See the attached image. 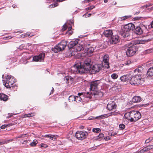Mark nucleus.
<instances>
[{
  "instance_id": "2f4dec72",
  "label": "nucleus",
  "mask_w": 153,
  "mask_h": 153,
  "mask_svg": "<svg viewBox=\"0 0 153 153\" xmlns=\"http://www.w3.org/2000/svg\"><path fill=\"white\" fill-rule=\"evenodd\" d=\"M143 70V68L142 66H140L134 70V72L135 73L137 72L140 73Z\"/></svg>"
},
{
  "instance_id": "4468645a",
  "label": "nucleus",
  "mask_w": 153,
  "mask_h": 153,
  "mask_svg": "<svg viewBox=\"0 0 153 153\" xmlns=\"http://www.w3.org/2000/svg\"><path fill=\"white\" fill-rule=\"evenodd\" d=\"M101 68L100 65L96 64L93 65L92 68L91 67V69H90V71H91L92 73L95 74L99 72L101 69Z\"/></svg>"
},
{
  "instance_id": "bb28decb",
  "label": "nucleus",
  "mask_w": 153,
  "mask_h": 153,
  "mask_svg": "<svg viewBox=\"0 0 153 153\" xmlns=\"http://www.w3.org/2000/svg\"><path fill=\"white\" fill-rule=\"evenodd\" d=\"M94 95V94L91 93L90 92H87L86 93H85L84 94L85 98H88L89 99H91L92 97V96Z\"/></svg>"
},
{
  "instance_id": "f3484780",
  "label": "nucleus",
  "mask_w": 153,
  "mask_h": 153,
  "mask_svg": "<svg viewBox=\"0 0 153 153\" xmlns=\"http://www.w3.org/2000/svg\"><path fill=\"white\" fill-rule=\"evenodd\" d=\"M117 107L115 103L114 102H112L108 103L107 105V108L109 111L114 110Z\"/></svg>"
},
{
  "instance_id": "774afa93",
  "label": "nucleus",
  "mask_w": 153,
  "mask_h": 153,
  "mask_svg": "<svg viewBox=\"0 0 153 153\" xmlns=\"http://www.w3.org/2000/svg\"><path fill=\"white\" fill-rule=\"evenodd\" d=\"M151 27L153 28V21L151 22Z\"/></svg>"
},
{
  "instance_id": "3c124183",
  "label": "nucleus",
  "mask_w": 153,
  "mask_h": 153,
  "mask_svg": "<svg viewBox=\"0 0 153 153\" xmlns=\"http://www.w3.org/2000/svg\"><path fill=\"white\" fill-rule=\"evenodd\" d=\"M26 134H21V135H19L18 136L17 138H22V137H26Z\"/></svg>"
},
{
  "instance_id": "c9c22d12",
  "label": "nucleus",
  "mask_w": 153,
  "mask_h": 153,
  "mask_svg": "<svg viewBox=\"0 0 153 153\" xmlns=\"http://www.w3.org/2000/svg\"><path fill=\"white\" fill-rule=\"evenodd\" d=\"M75 100L76 102H79L81 101L82 100V98L79 96H75Z\"/></svg>"
},
{
  "instance_id": "9d476101",
  "label": "nucleus",
  "mask_w": 153,
  "mask_h": 153,
  "mask_svg": "<svg viewBox=\"0 0 153 153\" xmlns=\"http://www.w3.org/2000/svg\"><path fill=\"white\" fill-rule=\"evenodd\" d=\"M133 76L132 73H128L125 75H124L120 77V79L122 82H128L129 81L130 82V80Z\"/></svg>"
},
{
  "instance_id": "39448f33",
  "label": "nucleus",
  "mask_w": 153,
  "mask_h": 153,
  "mask_svg": "<svg viewBox=\"0 0 153 153\" xmlns=\"http://www.w3.org/2000/svg\"><path fill=\"white\" fill-rule=\"evenodd\" d=\"M143 79L140 74L132 76L130 80V83L132 85H138L141 84L143 82Z\"/></svg>"
},
{
  "instance_id": "69168bd1",
  "label": "nucleus",
  "mask_w": 153,
  "mask_h": 153,
  "mask_svg": "<svg viewBox=\"0 0 153 153\" xmlns=\"http://www.w3.org/2000/svg\"><path fill=\"white\" fill-rule=\"evenodd\" d=\"M112 133L113 136H114L117 134V133L116 132H112Z\"/></svg>"
},
{
  "instance_id": "13d9d810",
  "label": "nucleus",
  "mask_w": 153,
  "mask_h": 153,
  "mask_svg": "<svg viewBox=\"0 0 153 153\" xmlns=\"http://www.w3.org/2000/svg\"><path fill=\"white\" fill-rule=\"evenodd\" d=\"M92 1V0H85L84 1V2L87 3Z\"/></svg>"
},
{
  "instance_id": "8fccbe9b",
  "label": "nucleus",
  "mask_w": 153,
  "mask_h": 153,
  "mask_svg": "<svg viewBox=\"0 0 153 153\" xmlns=\"http://www.w3.org/2000/svg\"><path fill=\"white\" fill-rule=\"evenodd\" d=\"M17 113H16V114H13V113H9L8 114V116H7V118H9L10 117L12 116V115L13 114H14V115H16V114H17Z\"/></svg>"
},
{
  "instance_id": "09e8293b",
  "label": "nucleus",
  "mask_w": 153,
  "mask_h": 153,
  "mask_svg": "<svg viewBox=\"0 0 153 153\" xmlns=\"http://www.w3.org/2000/svg\"><path fill=\"white\" fill-rule=\"evenodd\" d=\"M104 134L102 133H101L99 134V135L98 136V139L101 138L102 137H104Z\"/></svg>"
},
{
  "instance_id": "6ab92c4d",
  "label": "nucleus",
  "mask_w": 153,
  "mask_h": 153,
  "mask_svg": "<svg viewBox=\"0 0 153 153\" xmlns=\"http://www.w3.org/2000/svg\"><path fill=\"white\" fill-rule=\"evenodd\" d=\"M134 32L135 34L138 35H141L143 33V31L142 29L140 26H135Z\"/></svg>"
},
{
  "instance_id": "864d4df0",
  "label": "nucleus",
  "mask_w": 153,
  "mask_h": 153,
  "mask_svg": "<svg viewBox=\"0 0 153 153\" xmlns=\"http://www.w3.org/2000/svg\"><path fill=\"white\" fill-rule=\"evenodd\" d=\"M40 145L41 147H44L45 148H46L47 146L46 144L43 143H41Z\"/></svg>"
},
{
  "instance_id": "f03ea898",
  "label": "nucleus",
  "mask_w": 153,
  "mask_h": 153,
  "mask_svg": "<svg viewBox=\"0 0 153 153\" xmlns=\"http://www.w3.org/2000/svg\"><path fill=\"white\" fill-rule=\"evenodd\" d=\"M147 40H141L136 41L135 42L131 41L130 43V46L128 48L126 53L127 56L131 57L134 55L138 51V48L134 45L137 44H143L146 42H147Z\"/></svg>"
},
{
  "instance_id": "ea45409f",
  "label": "nucleus",
  "mask_w": 153,
  "mask_h": 153,
  "mask_svg": "<svg viewBox=\"0 0 153 153\" xmlns=\"http://www.w3.org/2000/svg\"><path fill=\"white\" fill-rule=\"evenodd\" d=\"M118 76V75L115 73L112 74L111 75V78L114 79H116Z\"/></svg>"
},
{
  "instance_id": "6e6d98bb",
  "label": "nucleus",
  "mask_w": 153,
  "mask_h": 153,
  "mask_svg": "<svg viewBox=\"0 0 153 153\" xmlns=\"http://www.w3.org/2000/svg\"><path fill=\"white\" fill-rule=\"evenodd\" d=\"M91 13L88 14H86L85 15H83V16H84L85 15V17H89L91 16Z\"/></svg>"
},
{
  "instance_id": "f257e3e1",
  "label": "nucleus",
  "mask_w": 153,
  "mask_h": 153,
  "mask_svg": "<svg viewBox=\"0 0 153 153\" xmlns=\"http://www.w3.org/2000/svg\"><path fill=\"white\" fill-rule=\"evenodd\" d=\"M92 64L91 59L88 58L84 61L82 65L80 63L75 65L73 67L75 68V73H79L82 74L87 72L91 69Z\"/></svg>"
},
{
  "instance_id": "a19ab883",
  "label": "nucleus",
  "mask_w": 153,
  "mask_h": 153,
  "mask_svg": "<svg viewBox=\"0 0 153 153\" xmlns=\"http://www.w3.org/2000/svg\"><path fill=\"white\" fill-rule=\"evenodd\" d=\"M70 78H71V76H65L64 78V80L67 83H68L69 80Z\"/></svg>"
},
{
  "instance_id": "1a4fd4ad",
  "label": "nucleus",
  "mask_w": 153,
  "mask_h": 153,
  "mask_svg": "<svg viewBox=\"0 0 153 153\" xmlns=\"http://www.w3.org/2000/svg\"><path fill=\"white\" fill-rule=\"evenodd\" d=\"M109 57L108 55H105L103 58V61L102 63V65L104 66L105 68L108 69L110 68L109 63Z\"/></svg>"
},
{
  "instance_id": "a878e982",
  "label": "nucleus",
  "mask_w": 153,
  "mask_h": 153,
  "mask_svg": "<svg viewBox=\"0 0 153 153\" xmlns=\"http://www.w3.org/2000/svg\"><path fill=\"white\" fill-rule=\"evenodd\" d=\"M131 111L130 112H128L124 114L125 117L127 119L130 120V118H131Z\"/></svg>"
},
{
  "instance_id": "0eeeda50",
  "label": "nucleus",
  "mask_w": 153,
  "mask_h": 153,
  "mask_svg": "<svg viewBox=\"0 0 153 153\" xmlns=\"http://www.w3.org/2000/svg\"><path fill=\"white\" fill-rule=\"evenodd\" d=\"M141 117V114L139 111L132 110L131 111V118L130 119V122H136Z\"/></svg>"
},
{
  "instance_id": "473e14b6",
  "label": "nucleus",
  "mask_w": 153,
  "mask_h": 153,
  "mask_svg": "<svg viewBox=\"0 0 153 153\" xmlns=\"http://www.w3.org/2000/svg\"><path fill=\"white\" fill-rule=\"evenodd\" d=\"M68 100L70 102L75 101V96L72 95L70 96L68 98Z\"/></svg>"
},
{
  "instance_id": "cd10ccee",
  "label": "nucleus",
  "mask_w": 153,
  "mask_h": 153,
  "mask_svg": "<svg viewBox=\"0 0 153 153\" xmlns=\"http://www.w3.org/2000/svg\"><path fill=\"white\" fill-rule=\"evenodd\" d=\"M131 17V16H124L120 17L118 18V21H122L124 20L127 19Z\"/></svg>"
},
{
  "instance_id": "bf43d9fd",
  "label": "nucleus",
  "mask_w": 153,
  "mask_h": 153,
  "mask_svg": "<svg viewBox=\"0 0 153 153\" xmlns=\"http://www.w3.org/2000/svg\"><path fill=\"white\" fill-rule=\"evenodd\" d=\"M67 33L68 34H69V35H71L72 34V31H68L67 32Z\"/></svg>"
},
{
  "instance_id": "72a5a7b5",
  "label": "nucleus",
  "mask_w": 153,
  "mask_h": 153,
  "mask_svg": "<svg viewBox=\"0 0 153 153\" xmlns=\"http://www.w3.org/2000/svg\"><path fill=\"white\" fill-rule=\"evenodd\" d=\"M38 143V141L36 140H34L33 142L30 144V145L31 146H36Z\"/></svg>"
},
{
  "instance_id": "dca6fc26",
  "label": "nucleus",
  "mask_w": 153,
  "mask_h": 153,
  "mask_svg": "<svg viewBox=\"0 0 153 153\" xmlns=\"http://www.w3.org/2000/svg\"><path fill=\"white\" fill-rule=\"evenodd\" d=\"M79 40L78 39H76L75 41H71L68 44V46L69 48H74L75 46L78 43V41Z\"/></svg>"
},
{
  "instance_id": "b1692460",
  "label": "nucleus",
  "mask_w": 153,
  "mask_h": 153,
  "mask_svg": "<svg viewBox=\"0 0 153 153\" xmlns=\"http://www.w3.org/2000/svg\"><path fill=\"white\" fill-rule=\"evenodd\" d=\"M142 100L140 96H134L132 98V102H139Z\"/></svg>"
},
{
  "instance_id": "7c9ffc66",
  "label": "nucleus",
  "mask_w": 153,
  "mask_h": 153,
  "mask_svg": "<svg viewBox=\"0 0 153 153\" xmlns=\"http://www.w3.org/2000/svg\"><path fill=\"white\" fill-rule=\"evenodd\" d=\"M107 116V115L106 114H105L104 115H101L99 116L96 117H95L91 118L89 119L90 120H93V119H102L104 118L105 117Z\"/></svg>"
},
{
  "instance_id": "052dcab7",
  "label": "nucleus",
  "mask_w": 153,
  "mask_h": 153,
  "mask_svg": "<svg viewBox=\"0 0 153 153\" xmlns=\"http://www.w3.org/2000/svg\"><path fill=\"white\" fill-rule=\"evenodd\" d=\"M54 89L53 87L52 88V90L51 91V92L50 93L49 95H51V94H52L53 93V92L54 91Z\"/></svg>"
},
{
  "instance_id": "5701e85b",
  "label": "nucleus",
  "mask_w": 153,
  "mask_h": 153,
  "mask_svg": "<svg viewBox=\"0 0 153 153\" xmlns=\"http://www.w3.org/2000/svg\"><path fill=\"white\" fill-rule=\"evenodd\" d=\"M43 137H47L54 141L56 140V135H52L51 134H46L42 136Z\"/></svg>"
},
{
  "instance_id": "603ef678",
  "label": "nucleus",
  "mask_w": 153,
  "mask_h": 153,
  "mask_svg": "<svg viewBox=\"0 0 153 153\" xmlns=\"http://www.w3.org/2000/svg\"><path fill=\"white\" fill-rule=\"evenodd\" d=\"M104 140L105 141L110 140L111 139V138L109 136L106 137L104 138Z\"/></svg>"
},
{
  "instance_id": "f8f14e48",
  "label": "nucleus",
  "mask_w": 153,
  "mask_h": 153,
  "mask_svg": "<svg viewBox=\"0 0 153 153\" xmlns=\"http://www.w3.org/2000/svg\"><path fill=\"white\" fill-rule=\"evenodd\" d=\"M45 56V53H41L39 55L33 56V60L34 61H41L43 60Z\"/></svg>"
},
{
  "instance_id": "f704fd0d",
  "label": "nucleus",
  "mask_w": 153,
  "mask_h": 153,
  "mask_svg": "<svg viewBox=\"0 0 153 153\" xmlns=\"http://www.w3.org/2000/svg\"><path fill=\"white\" fill-rule=\"evenodd\" d=\"M58 3L57 2H55L53 4H52L50 5H49L48 7L50 8H52L54 7H56L58 6Z\"/></svg>"
},
{
  "instance_id": "2eb2a0df",
  "label": "nucleus",
  "mask_w": 153,
  "mask_h": 153,
  "mask_svg": "<svg viewBox=\"0 0 153 153\" xmlns=\"http://www.w3.org/2000/svg\"><path fill=\"white\" fill-rule=\"evenodd\" d=\"M109 40L111 44H115L117 43L120 41V39L118 36L115 35L111 36Z\"/></svg>"
},
{
  "instance_id": "79ce46f5",
  "label": "nucleus",
  "mask_w": 153,
  "mask_h": 153,
  "mask_svg": "<svg viewBox=\"0 0 153 153\" xmlns=\"http://www.w3.org/2000/svg\"><path fill=\"white\" fill-rule=\"evenodd\" d=\"M119 127L120 130H123L125 128V126L123 124H120L119 125Z\"/></svg>"
},
{
  "instance_id": "58836bf2",
  "label": "nucleus",
  "mask_w": 153,
  "mask_h": 153,
  "mask_svg": "<svg viewBox=\"0 0 153 153\" xmlns=\"http://www.w3.org/2000/svg\"><path fill=\"white\" fill-rule=\"evenodd\" d=\"M34 113H30L28 114H26L24 115V117H32L34 116Z\"/></svg>"
},
{
  "instance_id": "680f3d73",
  "label": "nucleus",
  "mask_w": 153,
  "mask_h": 153,
  "mask_svg": "<svg viewBox=\"0 0 153 153\" xmlns=\"http://www.w3.org/2000/svg\"><path fill=\"white\" fill-rule=\"evenodd\" d=\"M140 17H136L134 18V20H139L140 19Z\"/></svg>"
},
{
  "instance_id": "0e129e2a",
  "label": "nucleus",
  "mask_w": 153,
  "mask_h": 153,
  "mask_svg": "<svg viewBox=\"0 0 153 153\" xmlns=\"http://www.w3.org/2000/svg\"><path fill=\"white\" fill-rule=\"evenodd\" d=\"M17 6V5L16 4H13L12 5V7L13 8H16Z\"/></svg>"
},
{
  "instance_id": "5fc2aeb1",
  "label": "nucleus",
  "mask_w": 153,
  "mask_h": 153,
  "mask_svg": "<svg viewBox=\"0 0 153 153\" xmlns=\"http://www.w3.org/2000/svg\"><path fill=\"white\" fill-rule=\"evenodd\" d=\"M66 25H63V27L62 29V30L63 31H64L66 29Z\"/></svg>"
},
{
  "instance_id": "9b49d317",
  "label": "nucleus",
  "mask_w": 153,
  "mask_h": 153,
  "mask_svg": "<svg viewBox=\"0 0 153 153\" xmlns=\"http://www.w3.org/2000/svg\"><path fill=\"white\" fill-rule=\"evenodd\" d=\"M100 82V80L94 81L91 82L90 83V90L91 91H96L98 85Z\"/></svg>"
},
{
  "instance_id": "e433bc0d",
  "label": "nucleus",
  "mask_w": 153,
  "mask_h": 153,
  "mask_svg": "<svg viewBox=\"0 0 153 153\" xmlns=\"http://www.w3.org/2000/svg\"><path fill=\"white\" fill-rule=\"evenodd\" d=\"M12 125V124L11 123L9 124H7V125H3L2 126H1L0 127V128L2 129H4L6 128L7 127L10 126H11Z\"/></svg>"
},
{
  "instance_id": "20e7f679",
  "label": "nucleus",
  "mask_w": 153,
  "mask_h": 153,
  "mask_svg": "<svg viewBox=\"0 0 153 153\" xmlns=\"http://www.w3.org/2000/svg\"><path fill=\"white\" fill-rule=\"evenodd\" d=\"M4 85L6 88H10L11 90H13L15 87L13 86V84L16 82V79L14 77L11 75H7L6 77V81L5 82L4 80H3Z\"/></svg>"
},
{
  "instance_id": "338daca9",
  "label": "nucleus",
  "mask_w": 153,
  "mask_h": 153,
  "mask_svg": "<svg viewBox=\"0 0 153 153\" xmlns=\"http://www.w3.org/2000/svg\"><path fill=\"white\" fill-rule=\"evenodd\" d=\"M140 12V11H138V12H136L134 14V15H137L138 14H139Z\"/></svg>"
},
{
  "instance_id": "4d7b16f0",
  "label": "nucleus",
  "mask_w": 153,
  "mask_h": 153,
  "mask_svg": "<svg viewBox=\"0 0 153 153\" xmlns=\"http://www.w3.org/2000/svg\"><path fill=\"white\" fill-rule=\"evenodd\" d=\"M24 46L23 45H21L20 46L19 48L20 49H22L24 48Z\"/></svg>"
},
{
  "instance_id": "e2e57ef3",
  "label": "nucleus",
  "mask_w": 153,
  "mask_h": 153,
  "mask_svg": "<svg viewBox=\"0 0 153 153\" xmlns=\"http://www.w3.org/2000/svg\"><path fill=\"white\" fill-rule=\"evenodd\" d=\"M83 94L82 93H79L78 94V96H79L80 97V96L82 95Z\"/></svg>"
},
{
  "instance_id": "a211bd4d",
  "label": "nucleus",
  "mask_w": 153,
  "mask_h": 153,
  "mask_svg": "<svg viewBox=\"0 0 153 153\" xmlns=\"http://www.w3.org/2000/svg\"><path fill=\"white\" fill-rule=\"evenodd\" d=\"M113 30H105L103 33L104 35L107 37H111L113 36Z\"/></svg>"
},
{
  "instance_id": "aec40b11",
  "label": "nucleus",
  "mask_w": 153,
  "mask_h": 153,
  "mask_svg": "<svg viewBox=\"0 0 153 153\" xmlns=\"http://www.w3.org/2000/svg\"><path fill=\"white\" fill-rule=\"evenodd\" d=\"M84 49V48L83 46L82 45H80L78 43H77L76 46L74 48V50H75L76 51H80L82 50H83Z\"/></svg>"
},
{
  "instance_id": "c03bdc74",
  "label": "nucleus",
  "mask_w": 153,
  "mask_h": 153,
  "mask_svg": "<svg viewBox=\"0 0 153 153\" xmlns=\"http://www.w3.org/2000/svg\"><path fill=\"white\" fill-rule=\"evenodd\" d=\"M153 51V50L151 49L146 50L145 51V53L146 54H148L152 53Z\"/></svg>"
},
{
  "instance_id": "423d86ee",
  "label": "nucleus",
  "mask_w": 153,
  "mask_h": 153,
  "mask_svg": "<svg viewBox=\"0 0 153 153\" xmlns=\"http://www.w3.org/2000/svg\"><path fill=\"white\" fill-rule=\"evenodd\" d=\"M68 43V41L63 40L58 45H56L54 48H52V50L55 53H57L60 51H62L65 49Z\"/></svg>"
},
{
  "instance_id": "37998d69",
  "label": "nucleus",
  "mask_w": 153,
  "mask_h": 153,
  "mask_svg": "<svg viewBox=\"0 0 153 153\" xmlns=\"http://www.w3.org/2000/svg\"><path fill=\"white\" fill-rule=\"evenodd\" d=\"M153 139V137H149L148 139H146L145 142V143H148L150 141H152Z\"/></svg>"
},
{
  "instance_id": "412c9836",
  "label": "nucleus",
  "mask_w": 153,
  "mask_h": 153,
  "mask_svg": "<svg viewBox=\"0 0 153 153\" xmlns=\"http://www.w3.org/2000/svg\"><path fill=\"white\" fill-rule=\"evenodd\" d=\"M94 97L96 98L102 97L103 95V93L102 92L100 91H96L93 93Z\"/></svg>"
},
{
  "instance_id": "393cba45",
  "label": "nucleus",
  "mask_w": 153,
  "mask_h": 153,
  "mask_svg": "<svg viewBox=\"0 0 153 153\" xmlns=\"http://www.w3.org/2000/svg\"><path fill=\"white\" fill-rule=\"evenodd\" d=\"M8 98V97L7 95L2 93L0 94V99L1 100L6 101H7Z\"/></svg>"
},
{
  "instance_id": "c756f323",
  "label": "nucleus",
  "mask_w": 153,
  "mask_h": 153,
  "mask_svg": "<svg viewBox=\"0 0 153 153\" xmlns=\"http://www.w3.org/2000/svg\"><path fill=\"white\" fill-rule=\"evenodd\" d=\"M93 51L94 49L93 48H88L87 51V54L89 56H91V54L93 53Z\"/></svg>"
},
{
  "instance_id": "4be33fe9",
  "label": "nucleus",
  "mask_w": 153,
  "mask_h": 153,
  "mask_svg": "<svg viewBox=\"0 0 153 153\" xmlns=\"http://www.w3.org/2000/svg\"><path fill=\"white\" fill-rule=\"evenodd\" d=\"M146 76L148 77L153 76V66L149 68L146 74Z\"/></svg>"
},
{
  "instance_id": "c85d7f7f",
  "label": "nucleus",
  "mask_w": 153,
  "mask_h": 153,
  "mask_svg": "<svg viewBox=\"0 0 153 153\" xmlns=\"http://www.w3.org/2000/svg\"><path fill=\"white\" fill-rule=\"evenodd\" d=\"M13 139H6L2 140L0 142V145H2L3 144H6L12 141Z\"/></svg>"
},
{
  "instance_id": "6e6552de",
  "label": "nucleus",
  "mask_w": 153,
  "mask_h": 153,
  "mask_svg": "<svg viewBox=\"0 0 153 153\" xmlns=\"http://www.w3.org/2000/svg\"><path fill=\"white\" fill-rule=\"evenodd\" d=\"M88 135V133L85 131H77L75 134L76 138L80 140L85 139Z\"/></svg>"
},
{
  "instance_id": "ddd939ff",
  "label": "nucleus",
  "mask_w": 153,
  "mask_h": 153,
  "mask_svg": "<svg viewBox=\"0 0 153 153\" xmlns=\"http://www.w3.org/2000/svg\"><path fill=\"white\" fill-rule=\"evenodd\" d=\"M153 149V145L147 146L137 152L138 153H149V151Z\"/></svg>"
},
{
  "instance_id": "de8ad7c7",
  "label": "nucleus",
  "mask_w": 153,
  "mask_h": 153,
  "mask_svg": "<svg viewBox=\"0 0 153 153\" xmlns=\"http://www.w3.org/2000/svg\"><path fill=\"white\" fill-rule=\"evenodd\" d=\"M118 114V112L116 111L111 112L110 114L111 115H116Z\"/></svg>"
},
{
  "instance_id": "a18cd8bd",
  "label": "nucleus",
  "mask_w": 153,
  "mask_h": 153,
  "mask_svg": "<svg viewBox=\"0 0 153 153\" xmlns=\"http://www.w3.org/2000/svg\"><path fill=\"white\" fill-rule=\"evenodd\" d=\"M69 80L68 82V84H72L73 82V78L71 77V78H70L69 79Z\"/></svg>"
},
{
  "instance_id": "4c0bfd02",
  "label": "nucleus",
  "mask_w": 153,
  "mask_h": 153,
  "mask_svg": "<svg viewBox=\"0 0 153 153\" xmlns=\"http://www.w3.org/2000/svg\"><path fill=\"white\" fill-rule=\"evenodd\" d=\"M92 131L94 132L97 133L101 131V129L99 128H94L92 129Z\"/></svg>"
},
{
  "instance_id": "7ed1b4c3",
  "label": "nucleus",
  "mask_w": 153,
  "mask_h": 153,
  "mask_svg": "<svg viewBox=\"0 0 153 153\" xmlns=\"http://www.w3.org/2000/svg\"><path fill=\"white\" fill-rule=\"evenodd\" d=\"M135 28L134 24L130 23L124 26L122 29L121 34L124 38L128 37L130 36V32Z\"/></svg>"
},
{
  "instance_id": "49530a36",
  "label": "nucleus",
  "mask_w": 153,
  "mask_h": 153,
  "mask_svg": "<svg viewBox=\"0 0 153 153\" xmlns=\"http://www.w3.org/2000/svg\"><path fill=\"white\" fill-rule=\"evenodd\" d=\"M95 7V6L92 5V6H90V7H87L86 8V10H91L93 8H94Z\"/></svg>"
}]
</instances>
